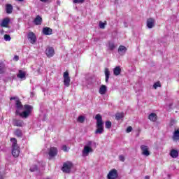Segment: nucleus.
Masks as SVG:
<instances>
[{"label":"nucleus","instance_id":"nucleus-28","mask_svg":"<svg viewBox=\"0 0 179 179\" xmlns=\"http://www.w3.org/2000/svg\"><path fill=\"white\" fill-rule=\"evenodd\" d=\"M107 24L106 22H99V27L100 29H104L106 27V25Z\"/></svg>","mask_w":179,"mask_h":179},{"label":"nucleus","instance_id":"nucleus-14","mask_svg":"<svg viewBox=\"0 0 179 179\" xmlns=\"http://www.w3.org/2000/svg\"><path fill=\"white\" fill-rule=\"evenodd\" d=\"M17 77L20 80H26V71L23 70H19L18 73L17 74Z\"/></svg>","mask_w":179,"mask_h":179},{"label":"nucleus","instance_id":"nucleus-22","mask_svg":"<svg viewBox=\"0 0 179 179\" xmlns=\"http://www.w3.org/2000/svg\"><path fill=\"white\" fill-rule=\"evenodd\" d=\"M171 157H173V159H176L177 157H178V151H177V150H172L171 151L170 153Z\"/></svg>","mask_w":179,"mask_h":179},{"label":"nucleus","instance_id":"nucleus-6","mask_svg":"<svg viewBox=\"0 0 179 179\" xmlns=\"http://www.w3.org/2000/svg\"><path fill=\"white\" fill-rule=\"evenodd\" d=\"M64 78V85L66 87H69L71 85V78L69 77V73L66 71L63 74Z\"/></svg>","mask_w":179,"mask_h":179},{"label":"nucleus","instance_id":"nucleus-15","mask_svg":"<svg viewBox=\"0 0 179 179\" xmlns=\"http://www.w3.org/2000/svg\"><path fill=\"white\" fill-rule=\"evenodd\" d=\"M32 69L33 71H34L36 75H40V73H41V72L40 71V70L41 69V66L40 65H38V64L33 65Z\"/></svg>","mask_w":179,"mask_h":179},{"label":"nucleus","instance_id":"nucleus-18","mask_svg":"<svg viewBox=\"0 0 179 179\" xmlns=\"http://www.w3.org/2000/svg\"><path fill=\"white\" fill-rule=\"evenodd\" d=\"M99 93L101 95H104L107 93V86L102 85L99 87Z\"/></svg>","mask_w":179,"mask_h":179},{"label":"nucleus","instance_id":"nucleus-10","mask_svg":"<svg viewBox=\"0 0 179 179\" xmlns=\"http://www.w3.org/2000/svg\"><path fill=\"white\" fill-rule=\"evenodd\" d=\"M28 40L31 44H34L36 41H37V38L36 37V34L33 32H29L28 34Z\"/></svg>","mask_w":179,"mask_h":179},{"label":"nucleus","instance_id":"nucleus-8","mask_svg":"<svg viewBox=\"0 0 179 179\" xmlns=\"http://www.w3.org/2000/svg\"><path fill=\"white\" fill-rule=\"evenodd\" d=\"M45 52L48 58H52L55 54V51L52 47H48Z\"/></svg>","mask_w":179,"mask_h":179},{"label":"nucleus","instance_id":"nucleus-5","mask_svg":"<svg viewBox=\"0 0 179 179\" xmlns=\"http://www.w3.org/2000/svg\"><path fill=\"white\" fill-rule=\"evenodd\" d=\"M73 167V164L71 162H66L63 164V167L62 169L64 173H69L72 171V168Z\"/></svg>","mask_w":179,"mask_h":179},{"label":"nucleus","instance_id":"nucleus-30","mask_svg":"<svg viewBox=\"0 0 179 179\" xmlns=\"http://www.w3.org/2000/svg\"><path fill=\"white\" fill-rule=\"evenodd\" d=\"M105 125H106V128H107L108 129H110L111 128V122L110 121L106 122Z\"/></svg>","mask_w":179,"mask_h":179},{"label":"nucleus","instance_id":"nucleus-38","mask_svg":"<svg viewBox=\"0 0 179 179\" xmlns=\"http://www.w3.org/2000/svg\"><path fill=\"white\" fill-rule=\"evenodd\" d=\"M119 160H120V162H125V157H124L123 155H120V156H119Z\"/></svg>","mask_w":179,"mask_h":179},{"label":"nucleus","instance_id":"nucleus-31","mask_svg":"<svg viewBox=\"0 0 179 179\" xmlns=\"http://www.w3.org/2000/svg\"><path fill=\"white\" fill-rule=\"evenodd\" d=\"M4 40H5V41H10V40H11L10 36L8 35V34H5Z\"/></svg>","mask_w":179,"mask_h":179},{"label":"nucleus","instance_id":"nucleus-37","mask_svg":"<svg viewBox=\"0 0 179 179\" xmlns=\"http://www.w3.org/2000/svg\"><path fill=\"white\" fill-rule=\"evenodd\" d=\"M62 150H64V152H68V150H69V149L68 148V147H66V145H63L62 147Z\"/></svg>","mask_w":179,"mask_h":179},{"label":"nucleus","instance_id":"nucleus-27","mask_svg":"<svg viewBox=\"0 0 179 179\" xmlns=\"http://www.w3.org/2000/svg\"><path fill=\"white\" fill-rule=\"evenodd\" d=\"M116 120H120L124 118V113H117L115 116Z\"/></svg>","mask_w":179,"mask_h":179},{"label":"nucleus","instance_id":"nucleus-43","mask_svg":"<svg viewBox=\"0 0 179 179\" xmlns=\"http://www.w3.org/2000/svg\"><path fill=\"white\" fill-rule=\"evenodd\" d=\"M0 179H3L2 177L0 176Z\"/></svg>","mask_w":179,"mask_h":179},{"label":"nucleus","instance_id":"nucleus-7","mask_svg":"<svg viewBox=\"0 0 179 179\" xmlns=\"http://www.w3.org/2000/svg\"><path fill=\"white\" fill-rule=\"evenodd\" d=\"M108 179H117L118 178V171L117 169H112L109 171L107 175Z\"/></svg>","mask_w":179,"mask_h":179},{"label":"nucleus","instance_id":"nucleus-24","mask_svg":"<svg viewBox=\"0 0 179 179\" xmlns=\"http://www.w3.org/2000/svg\"><path fill=\"white\" fill-rule=\"evenodd\" d=\"M41 22H43V18L39 15H38L34 20V23L36 25L41 24Z\"/></svg>","mask_w":179,"mask_h":179},{"label":"nucleus","instance_id":"nucleus-17","mask_svg":"<svg viewBox=\"0 0 179 179\" xmlns=\"http://www.w3.org/2000/svg\"><path fill=\"white\" fill-rule=\"evenodd\" d=\"M127 47L124 45H120L117 50L120 55H124L125 52H127Z\"/></svg>","mask_w":179,"mask_h":179},{"label":"nucleus","instance_id":"nucleus-41","mask_svg":"<svg viewBox=\"0 0 179 179\" xmlns=\"http://www.w3.org/2000/svg\"><path fill=\"white\" fill-rule=\"evenodd\" d=\"M41 1V2H44V3H45V2H47V1H48V0H40Z\"/></svg>","mask_w":179,"mask_h":179},{"label":"nucleus","instance_id":"nucleus-4","mask_svg":"<svg viewBox=\"0 0 179 179\" xmlns=\"http://www.w3.org/2000/svg\"><path fill=\"white\" fill-rule=\"evenodd\" d=\"M11 143H12V155L14 157H18L20 153V148H19V145H17V141L15 138H12L10 139Z\"/></svg>","mask_w":179,"mask_h":179},{"label":"nucleus","instance_id":"nucleus-12","mask_svg":"<svg viewBox=\"0 0 179 179\" xmlns=\"http://www.w3.org/2000/svg\"><path fill=\"white\" fill-rule=\"evenodd\" d=\"M57 153H58V150L57 149V148L52 147L50 148L48 152L49 157L50 158L55 157V156L57 155Z\"/></svg>","mask_w":179,"mask_h":179},{"label":"nucleus","instance_id":"nucleus-21","mask_svg":"<svg viewBox=\"0 0 179 179\" xmlns=\"http://www.w3.org/2000/svg\"><path fill=\"white\" fill-rule=\"evenodd\" d=\"M6 13H8V14L12 13V10H13V6H12V5L10 4H7L6 6Z\"/></svg>","mask_w":179,"mask_h":179},{"label":"nucleus","instance_id":"nucleus-34","mask_svg":"<svg viewBox=\"0 0 179 179\" xmlns=\"http://www.w3.org/2000/svg\"><path fill=\"white\" fill-rule=\"evenodd\" d=\"M17 136H22V131L17 129L15 132Z\"/></svg>","mask_w":179,"mask_h":179},{"label":"nucleus","instance_id":"nucleus-23","mask_svg":"<svg viewBox=\"0 0 179 179\" xmlns=\"http://www.w3.org/2000/svg\"><path fill=\"white\" fill-rule=\"evenodd\" d=\"M105 76L106 83H108V79H110V70H108V69H105Z\"/></svg>","mask_w":179,"mask_h":179},{"label":"nucleus","instance_id":"nucleus-39","mask_svg":"<svg viewBox=\"0 0 179 179\" xmlns=\"http://www.w3.org/2000/svg\"><path fill=\"white\" fill-rule=\"evenodd\" d=\"M126 131L127 134H129V132L132 131V127H128Z\"/></svg>","mask_w":179,"mask_h":179},{"label":"nucleus","instance_id":"nucleus-11","mask_svg":"<svg viewBox=\"0 0 179 179\" xmlns=\"http://www.w3.org/2000/svg\"><path fill=\"white\" fill-rule=\"evenodd\" d=\"M156 24V20L154 18H148L147 20V27L148 29H153Z\"/></svg>","mask_w":179,"mask_h":179},{"label":"nucleus","instance_id":"nucleus-9","mask_svg":"<svg viewBox=\"0 0 179 179\" xmlns=\"http://www.w3.org/2000/svg\"><path fill=\"white\" fill-rule=\"evenodd\" d=\"M141 153L143 156L148 157V156H150V151H149V147L147 145H141Z\"/></svg>","mask_w":179,"mask_h":179},{"label":"nucleus","instance_id":"nucleus-35","mask_svg":"<svg viewBox=\"0 0 179 179\" xmlns=\"http://www.w3.org/2000/svg\"><path fill=\"white\" fill-rule=\"evenodd\" d=\"M4 65L3 63L0 64V73H3V68H4Z\"/></svg>","mask_w":179,"mask_h":179},{"label":"nucleus","instance_id":"nucleus-32","mask_svg":"<svg viewBox=\"0 0 179 179\" xmlns=\"http://www.w3.org/2000/svg\"><path fill=\"white\" fill-rule=\"evenodd\" d=\"M29 170L31 173H34V171H37V166L36 165H34L30 168Z\"/></svg>","mask_w":179,"mask_h":179},{"label":"nucleus","instance_id":"nucleus-2","mask_svg":"<svg viewBox=\"0 0 179 179\" xmlns=\"http://www.w3.org/2000/svg\"><path fill=\"white\" fill-rule=\"evenodd\" d=\"M96 143L93 141H88L85 143L84 148L82 150V156L83 157H87L90 153H93L94 150L93 149V146H94Z\"/></svg>","mask_w":179,"mask_h":179},{"label":"nucleus","instance_id":"nucleus-13","mask_svg":"<svg viewBox=\"0 0 179 179\" xmlns=\"http://www.w3.org/2000/svg\"><path fill=\"white\" fill-rule=\"evenodd\" d=\"M10 22V19L9 17H6L2 20L0 26L1 27H9V23Z\"/></svg>","mask_w":179,"mask_h":179},{"label":"nucleus","instance_id":"nucleus-26","mask_svg":"<svg viewBox=\"0 0 179 179\" xmlns=\"http://www.w3.org/2000/svg\"><path fill=\"white\" fill-rule=\"evenodd\" d=\"M85 120H86V117L83 115L78 116L77 121L80 122V124H83L85 122Z\"/></svg>","mask_w":179,"mask_h":179},{"label":"nucleus","instance_id":"nucleus-20","mask_svg":"<svg viewBox=\"0 0 179 179\" xmlns=\"http://www.w3.org/2000/svg\"><path fill=\"white\" fill-rule=\"evenodd\" d=\"M113 74L115 76H118L121 74V66H116L113 69Z\"/></svg>","mask_w":179,"mask_h":179},{"label":"nucleus","instance_id":"nucleus-3","mask_svg":"<svg viewBox=\"0 0 179 179\" xmlns=\"http://www.w3.org/2000/svg\"><path fill=\"white\" fill-rule=\"evenodd\" d=\"M95 119L96 120V129L95 131V134L101 135L104 132V122H103V117H101V115L97 114L95 116Z\"/></svg>","mask_w":179,"mask_h":179},{"label":"nucleus","instance_id":"nucleus-25","mask_svg":"<svg viewBox=\"0 0 179 179\" xmlns=\"http://www.w3.org/2000/svg\"><path fill=\"white\" fill-rule=\"evenodd\" d=\"M24 124L22 120H15L14 125L16 127H22Z\"/></svg>","mask_w":179,"mask_h":179},{"label":"nucleus","instance_id":"nucleus-16","mask_svg":"<svg viewBox=\"0 0 179 179\" xmlns=\"http://www.w3.org/2000/svg\"><path fill=\"white\" fill-rule=\"evenodd\" d=\"M43 33L45 36H51L52 34V29L50 27H45L43 29Z\"/></svg>","mask_w":179,"mask_h":179},{"label":"nucleus","instance_id":"nucleus-36","mask_svg":"<svg viewBox=\"0 0 179 179\" xmlns=\"http://www.w3.org/2000/svg\"><path fill=\"white\" fill-rule=\"evenodd\" d=\"M74 3H83L85 0H73Z\"/></svg>","mask_w":179,"mask_h":179},{"label":"nucleus","instance_id":"nucleus-19","mask_svg":"<svg viewBox=\"0 0 179 179\" xmlns=\"http://www.w3.org/2000/svg\"><path fill=\"white\" fill-rule=\"evenodd\" d=\"M148 120L152 122H155L157 120V115L156 113H150L148 116Z\"/></svg>","mask_w":179,"mask_h":179},{"label":"nucleus","instance_id":"nucleus-1","mask_svg":"<svg viewBox=\"0 0 179 179\" xmlns=\"http://www.w3.org/2000/svg\"><path fill=\"white\" fill-rule=\"evenodd\" d=\"M10 100H15V114L21 117V118H27L33 112V106L30 105H24L23 106L17 97H11Z\"/></svg>","mask_w":179,"mask_h":179},{"label":"nucleus","instance_id":"nucleus-29","mask_svg":"<svg viewBox=\"0 0 179 179\" xmlns=\"http://www.w3.org/2000/svg\"><path fill=\"white\" fill-rule=\"evenodd\" d=\"M108 48L109 50H114V48H115V45L114 44V43H109L108 44Z\"/></svg>","mask_w":179,"mask_h":179},{"label":"nucleus","instance_id":"nucleus-40","mask_svg":"<svg viewBox=\"0 0 179 179\" xmlns=\"http://www.w3.org/2000/svg\"><path fill=\"white\" fill-rule=\"evenodd\" d=\"M13 60L14 61H19V56H17V55L14 56Z\"/></svg>","mask_w":179,"mask_h":179},{"label":"nucleus","instance_id":"nucleus-42","mask_svg":"<svg viewBox=\"0 0 179 179\" xmlns=\"http://www.w3.org/2000/svg\"><path fill=\"white\" fill-rule=\"evenodd\" d=\"M145 179H150V177H149V176H145Z\"/></svg>","mask_w":179,"mask_h":179},{"label":"nucleus","instance_id":"nucleus-33","mask_svg":"<svg viewBox=\"0 0 179 179\" xmlns=\"http://www.w3.org/2000/svg\"><path fill=\"white\" fill-rule=\"evenodd\" d=\"M160 82H157L154 84L153 87L154 89H157V87H160Z\"/></svg>","mask_w":179,"mask_h":179}]
</instances>
